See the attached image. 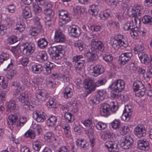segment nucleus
Segmentation results:
<instances>
[{
	"mask_svg": "<svg viewBox=\"0 0 152 152\" xmlns=\"http://www.w3.org/2000/svg\"><path fill=\"white\" fill-rule=\"evenodd\" d=\"M132 109L131 108V107H129L128 105L125 106V109L124 111L123 116L124 115L125 118V120L129 121L132 115Z\"/></svg>",
	"mask_w": 152,
	"mask_h": 152,
	"instance_id": "23",
	"label": "nucleus"
},
{
	"mask_svg": "<svg viewBox=\"0 0 152 152\" xmlns=\"http://www.w3.org/2000/svg\"><path fill=\"white\" fill-rule=\"evenodd\" d=\"M138 56L141 62L147 65L149 63L150 59L147 54L144 53L140 52L139 53Z\"/></svg>",
	"mask_w": 152,
	"mask_h": 152,
	"instance_id": "22",
	"label": "nucleus"
},
{
	"mask_svg": "<svg viewBox=\"0 0 152 152\" xmlns=\"http://www.w3.org/2000/svg\"><path fill=\"white\" fill-rule=\"evenodd\" d=\"M126 68L127 69L129 70L130 72H134L137 69V67L133 63L127 64L126 66Z\"/></svg>",
	"mask_w": 152,
	"mask_h": 152,
	"instance_id": "43",
	"label": "nucleus"
},
{
	"mask_svg": "<svg viewBox=\"0 0 152 152\" xmlns=\"http://www.w3.org/2000/svg\"><path fill=\"white\" fill-rule=\"evenodd\" d=\"M102 28L101 26H97L96 25H94L90 26V29L93 31H100Z\"/></svg>",
	"mask_w": 152,
	"mask_h": 152,
	"instance_id": "59",
	"label": "nucleus"
},
{
	"mask_svg": "<svg viewBox=\"0 0 152 152\" xmlns=\"http://www.w3.org/2000/svg\"><path fill=\"white\" fill-rule=\"evenodd\" d=\"M33 118L38 122H42L45 119L44 113L42 112L34 111L33 113Z\"/></svg>",
	"mask_w": 152,
	"mask_h": 152,
	"instance_id": "19",
	"label": "nucleus"
},
{
	"mask_svg": "<svg viewBox=\"0 0 152 152\" xmlns=\"http://www.w3.org/2000/svg\"><path fill=\"white\" fill-rule=\"evenodd\" d=\"M145 86L142 82L138 80L135 81L133 85V88L134 91H137L139 90H141Z\"/></svg>",
	"mask_w": 152,
	"mask_h": 152,
	"instance_id": "27",
	"label": "nucleus"
},
{
	"mask_svg": "<svg viewBox=\"0 0 152 152\" xmlns=\"http://www.w3.org/2000/svg\"><path fill=\"white\" fill-rule=\"evenodd\" d=\"M18 99L19 101L23 103L29 101L28 98V96L25 93L21 94L18 97Z\"/></svg>",
	"mask_w": 152,
	"mask_h": 152,
	"instance_id": "34",
	"label": "nucleus"
},
{
	"mask_svg": "<svg viewBox=\"0 0 152 152\" xmlns=\"http://www.w3.org/2000/svg\"><path fill=\"white\" fill-rule=\"evenodd\" d=\"M85 11V8L79 6H76L73 9V12L75 14L78 13L81 14L83 13Z\"/></svg>",
	"mask_w": 152,
	"mask_h": 152,
	"instance_id": "45",
	"label": "nucleus"
},
{
	"mask_svg": "<svg viewBox=\"0 0 152 152\" xmlns=\"http://www.w3.org/2000/svg\"><path fill=\"white\" fill-rule=\"evenodd\" d=\"M25 137H29L32 139H34L35 137V134L34 132L31 130H28L24 134Z\"/></svg>",
	"mask_w": 152,
	"mask_h": 152,
	"instance_id": "50",
	"label": "nucleus"
},
{
	"mask_svg": "<svg viewBox=\"0 0 152 152\" xmlns=\"http://www.w3.org/2000/svg\"><path fill=\"white\" fill-rule=\"evenodd\" d=\"M118 109L117 104L113 102L108 103H104L100 108L101 115L102 116L107 117L110 114V111L113 113L115 112Z\"/></svg>",
	"mask_w": 152,
	"mask_h": 152,
	"instance_id": "2",
	"label": "nucleus"
},
{
	"mask_svg": "<svg viewBox=\"0 0 152 152\" xmlns=\"http://www.w3.org/2000/svg\"><path fill=\"white\" fill-rule=\"evenodd\" d=\"M23 16L25 19L32 17V15L31 9L28 7H26L23 10Z\"/></svg>",
	"mask_w": 152,
	"mask_h": 152,
	"instance_id": "28",
	"label": "nucleus"
},
{
	"mask_svg": "<svg viewBox=\"0 0 152 152\" xmlns=\"http://www.w3.org/2000/svg\"><path fill=\"white\" fill-rule=\"evenodd\" d=\"M133 27V23L132 21H128L125 23L124 28L126 31L131 30L132 28Z\"/></svg>",
	"mask_w": 152,
	"mask_h": 152,
	"instance_id": "48",
	"label": "nucleus"
},
{
	"mask_svg": "<svg viewBox=\"0 0 152 152\" xmlns=\"http://www.w3.org/2000/svg\"><path fill=\"white\" fill-rule=\"evenodd\" d=\"M104 145L109 152H118L119 151L118 145L114 141H107L105 143Z\"/></svg>",
	"mask_w": 152,
	"mask_h": 152,
	"instance_id": "10",
	"label": "nucleus"
},
{
	"mask_svg": "<svg viewBox=\"0 0 152 152\" xmlns=\"http://www.w3.org/2000/svg\"><path fill=\"white\" fill-rule=\"evenodd\" d=\"M74 46L75 47L78 48L79 50L81 51L85 48V45L83 43L80 41H78L74 43Z\"/></svg>",
	"mask_w": 152,
	"mask_h": 152,
	"instance_id": "47",
	"label": "nucleus"
},
{
	"mask_svg": "<svg viewBox=\"0 0 152 152\" xmlns=\"http://www.w3.org/2000/svg\"><path fill=\"white\" fill-rule=\"evenodd\" d=\"M54 134L52 132H47L44 135L45 139H50L52 140L53 138Z\"/></svg>",
	"mask_w": 152,
	"mask_h": 152,
	"instance_id": "63",
	"label": "nucleus"
},
{
	"mask_svg": "<svg viewBox=\"0 0 152 152\" xmlns=\"http://www.w3.org/2000/svg\"><path fill=\"white\" fill-rule=\"evenodd\" d=\"M140 7L139 6H137L135 7L132 8L131 10H127L128 14L129 16L131 17H135L140 15L141 13L140 12Z\"/></svg>",
	"mask_w": 152,
	"mask_h": 152,
	"instance_id": "15",
	"label": "nucleus"
},
{
	"mask_svg": "<svg viewBox=\"0 0 152 152\" xmlns=\"http://www.w3.org/2000/svg\"><path fill=\"white\" fill-rule=\"evenodd\" d=\"M106 127V124L102 122H99L96 125V128L99 130L105 129Z\"/></svg>",
	"mask_w": 152,
	"mask_h": 152,
	"instance_id": "53",
	"label": "nucleus"
},
{
	"mask_svg": "<svg viewBox=\"0 0 152 152\" xmlns=\"http://www.w3.org/2000/svg\"><path fill=\"white\" fill-rule=\"evenodd\" d=\"M42 31V26L41 25L32 28L30 29V34L33 36H36L40 33Z\"/></svg>",
	"mask_w": 152,
	"mask_h": 152,
	"instance_id": "24",
	"label": "nucleus"
},
{
	"mask_svg": "<svg viewBox=\"0 0 152 152\" xmlns=\"http://www.w3.org/2000/svg\"><path fill=\"white\" fill-rule=\"evenodd\" d=\"M102 58L103 60L108 63H111L113 59V57L111 55L108 54H103Z\"/></svg>",
	"mask_w": 152,
	"mask_h": 152,
	"instance_id": "36",
	"label": "nucleus"
},
{
	"mask_svg": "<svg viewBox=\"0 0 152 152\" xmlns=\"http://www.w3.org/2000/svg\"><path fill=\"white\" fill-rule=\"evenodd\" d=\"M142 20L144 23L152 25V18L149 15H146L144 16L142 18Z\"/></svg>",
	"mask_w": 152,
	"mask_h": 152,
	"instance_id": "37",
	"label": "nucleus"
},
{
	"mask_svg": "<svg viewBox=\"0 0 152 152\" xmlns=\"http://www.w3.org/2000/svg\"><path fill=\"white\" fill-rule=\"evenodd\" d=\"M7 106L10 111L15 110L16 109V104L15 100L11 99L7 103Z\"/></svg>",
	"mask_w": 152,
	"mask_h": 152,
	"instance_id": "29",
	"label": "nucleus"
},
{
	"mask_svg": "<svg viewBox=\"0 0 152 152\" xmlns=\"http://www.w3.org/2000/svg\"><path fill=\"white\" fill-rule=\"evenodd\" d=\"M73 89L70 87H66L63 91L64 97L66 99L71 98L73 95Z\"/></svg>",
	"mask_w": 152,
	"mask_h": 152,
	"instance_id": "21",
	"label": "nucleus"
},
{
	"mask_svg": "<svg viewBox=\"0 0 152 152\" xmlns=\"http://www.w3.org/2000/svg\"><path fill=\"white\" fill-rule=\"evenodd\" d=\"M101 99L96 95L93 97L90 101V103L92 105H96L99 104L100 101H102Z\"/></svg>",
	"mask_w": 152,
	"mask_h": 152,
	"instance_id": "38",
	"label": "nucleus"
},
{
	"mask_svg": "<svg viewBox=\"0 0 152 152\" xmlns=\"http://www.w3.org/2000/svg\"><path fill=\"white\" fill-rule=\"evenodd\" d=\"M44 11V14L47 16V18L48 17L52 18L53 15H54V12L53 10L51 9L52 7H46Z\"/></svg>",
	"mask_w": 152,
	"mask_h": 152,
	"instance_id": "31",
	"label": "nucleus"
},
{
	"mask_svg": "<svg viewBox=\"0 0 152 152\" xmlns=\"http://www.w3.org/2000/svg\"><path fill=\"white\" fill-rule=\"evenodd\" d=\"M125 86V83L124 80L118 79L114 81L109 88L113 91L119 93L124 90Z\"/></svg>",
	"mask_w": 152,
	"mask_h": 152,
	"instance_id": "6",
	"label": "nucleus"
},
{
	"mask_svg": "<svg viewBox=\"0 0 152 152\" xmlns=\"http://www.w3.org/2000/svg\"><path fill=\"white\" fill-rule=\"evenodd\" d=\"M133 142L132 137L131 135H127L124 137L120 144V145L123 149H127L132 146Z\"/></svg>",
	"mask_w": 152,
	"mask_h": 152,
	"instance_id": "8",
	"label": "nucleus"
},
{
	"mask_svg": "<svg viewBox=\"0 0 152 152\" xmlns=\"http://www.w3.org/2000/svg\"><path fill=\"white\" fill-rule=\"evenodd\" d=\"M33 147L34 150L37 151H39L40 149L41 145L40 142L38 140H36L33 142Z\"/></svg>",
	"mask_w": 152,
	"mask_h": 152,
	"instance_id": "51",
	"label": "nucleus"
},
{
	"mask_svg": "<svg viewBox=\"0 0 152 152\" xmlns=\"http://www.w3.org/2000/svg\"><path fill=\"white\" fill-rule=\"evenodd\" d=\"M36 58L39 62H43L48 60V56L45 51H41L38 52Z\"/></svg>",
	"mask_w": 152,
	"mask_h": 152,
	"instance_id": "18",
	"label": "nucleus"
},
{
	"mask_svg": "<svg viewBox=\"0 0 152 152\" xmlns=\"http://www.w3.org/2000/svg\"><path fill=\"white\" fill-rule=\"evenodd\" d=\"M7 28L5 25L2 24L0 25V34L3 35H4L7 32Z\"/></svg>",
	"mask_w": 152,
	"mask_h": 152,
	"instance_id": "60",
	"label": "nucleus"
},
{
	"mask_svg": "<svg viewBox=\"0 0 152 152\" xmlns=\"http://www.w3.org/2000/svg\"><path fill=\"white\" fill-rule=\"evenodd\" d=\"M57 121V118L55 116H51L47 120V123L49 124V126H51L55 125Z\"/></svg>",
	"mask_w": 152,
	"mask_h": 152,
	"instance_id": "46",
	"label": "nucleus"
},
{
	"mask_svg": "<svg viewBox=\"0 0 152 152\" xmlns=\"http://www.w3.org/2000/svg\"><path fill=\"white\" fill-rule=\"evenodd\" d=\"M94 49L91 48V50H88L86 54L85 57L89 62H94L97 59L96 51Z\"/></svg>",
	"mask_w": 152,
	"mask_h": 152,
	"instance_id": "9",
	"label": "nucleus"
},
{
	"mask_svg": "<svg viewBox=\"0 0 152 152\" xmlns=\"http://www.w3.org/2000/svg\"><path fill=\"white\" fill-rule=\"evenodd\" d=\"M95 8L94 5H92L91 6L88 10V12L90 15L94 16L97 15V12Z\"/></svg>",
	"mask_w": 152,
	"mask_h": 152,
	"instance_id": "54",
	"label": "nucleus"
},
{
	"mask_svg": "<svg viewBox=\"0 0 152 152\" xmlns=\"http://www.w3.org/2000/svg\"><path fill=\"white\" fill-rule=\"evenodd\" d=\"M128 56V58L126 57L123 55L121 54L118 59L119 61H120L119 63L123 65L125 64L130 60V59H129V58L130 56L129 55Z\"/></svg>",
	"mask_w": 152,
	"mask_h": 152,
	"instance_id": "41",
	"label": "nucleus"
},
{
	"mask_svg": "<svg viewBox=\"0 0 152 152\" xmlns=\"http://www.w3.org/2000/svg\"><path fill=\"white\" fill-rule=\"evenodd\" d=\"M32 5L33 10L36 15L39 14L41 12L42 9L38 4L33 3Z\"/></svg>",
	"mask_w": 152,
	"mask_h": 152,
	"instance_id": "52",
	"label": "nucleus"
},
{
	"mask_svg": "<svg viewBox=\"0 0 152 152\" xmlns=\"http://www.w3.org/2000/svg\"><path fill=\"white\" fill-rule=\"evenodd\" d=\"M10 55L7 53H3L0 55V65L3 64L4 61L9 60L10 63L8 64L7 67V69H9L13 66L12 61H13L12 59H9Z\"/></svg>",
	"mask_w": 152,
	"mask_h": 152,
	"instance_id": "13",
	"label": "nucleus"
},
{
	"mask_svg": "<svg viewBox=\"0 0 152 152\" xmlns=\"http://www.w3.org/2000/svg\"><path fill=\"white\" fill-rule=\"evenodd\" d=\"M36 97L37 99H40L42 101H44L48 98L49 95L47 93L43 92L42 91H39Z\"/></svg>",
	"mask_w": 152,
	"mask_h": 152,
	"instance_id": "30",
	"label": "nucleus"
},
{
	"mask_svg": "<svg viewBox=\"0 0 152 152\" xmlns=\"http://www.w3.org/2000/svg\"><path fill=\"white\" fill-rule=\"evenodd\" d=\"M110 14L108 10H105L103 12L100 13L99 15V16L100 19L102 20H105L108 17L110 16Z\"/></svg>",
	"mask_w": 152,
	"mask_h": 152,
	"instance_id": "44",
	"label": "nucleus"
},
{
	"mask_svg": "<svg viewBox=\"0 0 152 152\" xmlns=\"http://www.w3.org/2000/svg\"><path fill=\"white\" fill-rule=\"evenodd\" d=\"M31 69L34 73L39 74L43 71L44 67L41 64H36L32 66Z\"/></svg>",
	"mask_w": 152,
	"mask_h": 152,
	"instance_id": "20",
	"label": "nucleus"
},
{
	"mask_svg": "<svg viewBox=\"0 0 152 152\" xmlns=\"http://www.w3.org/2000/svg\"><path fill=\"white\" fill-rule=\"evenodd\" d=\"M16 71L15 70H11L9 71L6 75L7 78L9 79H12L16 75Z\"/></svg>",
	"mask_w": 152,
	"mask_h": 152,
	"instance_id": "49",
	"label": "nucleus"
},
{
	"mask_svg": "<svg viewBox=\"0 0 152 152\" xmlns=\"http://www.w3.org/2000/svg\"><path fill=\"white\" fill-rule=\"evenodd\" d=\"M129 45L128 42L124 37L123 35H117L114 37L113 42L112 46L115 49H118L121 46L126 48Z\"/></svg>",
	"mask_w": 152,
	"mask_h": 152,
	"instance_id": "4",
	"label": "nucleus"
},
{
	"mask_svg": "<svg viewBox=\"0 0 152 152\" xmlns=\"http://www.w3.org/2000/svg\"><path fill=\"white\" fill-rule=\"evenodd\" d=\"M144 49V47L142 45H137L134 48V50L135 54H137L139 52H141Z\"/></svg>",
	"mask_w": 152,
	"mask_h": 152,
	"instance_id": "56",
	"label": "nucleus"
},
{
	"mask_svg": "<svg viewBox=\"0 0 152 152\" xmlns=\"http://www.w3.org/2000/svg\"><path fill=\"white\" fill-rule=\"evenodd\" d=\"M48 51L52 59L55 60L60 59L64 54L62 46L61 45L51 46L49 48Z\"/></svg>",
	"mask_w": 152,
	"mask_h": 152,
	"instance_id": "3",
	"label": "nucleus"
},
{
	"mask_svg": "<svg viewBox=\"0 0 152 152\" xmlns=\"http://www.w3.org/2000/svg\"><path fill=\"white\" fill-rule=\"evenodd\" d=\"M21 53L24 55L29 56L32 54L34 51L35 46L33 43L26 42L23 43L20 48Z\"/></svg>",
	"mask_w": 152,
	"mask_h": 152,
	"instance_id": "5",
	"label": "nucleus"
},
{
	"mask_svg": "<svg viewBox=\"0 0 152 152\" xmlns=\"http://www.w3.org/2000/svg\"><path fill=\"white\" fill-rule=\"evenodd\" d=\"M15 29L18 30L20 32L23 31L25 29V26L23 22L18 21L16 23Z\"/></svg>",
	"mask_w": 152,
	"mask_h": 152,
	"instance_id": "33",
	"label": "nucleus"
},
{
	"mask_svg": "<svg viewBox=\"0 0 152 152\" xmlns=\"http://www.w3.org/2000/svg\"><path fill=\"white\" fill-rule=\"evenodd\" d=\"M120 134L122 135L127 134L129 131V128L127 126H123L119 128Z\"/></svg>",
	"mask_w": 152,
	"mask_h": 152,
	"instance_id": "35",
	"label": "nucleus"
},
{
	"mask_svg": "<svg viewBox=\"0 0 152 152\" xmlns=\"http://www.w3.org/2000/svg\"><path fill=\"white\" fill-rule=\"evenodd\" d=\"M68 32L71 36L74 38L79 36L81 33L78 27L75 25L71 26L68 28Z\"/></svg>",
	"mask_w": 152,
	"mask_h": 152,
	"instance_id": "12",
	"label": "nucleus"
},
{
	"mask_svg": "<svg viewBox=\"0 0 152 152\" xmlns=\"http://www.w3.org/2000/svg\"><path fill=\"white\" fill-rule=\"evenodd\" d=\"M73 61L76 62L74 66L77 70H80L85 63V58L82 55H76L72 58Z\"/></svg>",
	"mask_w": 152,
	"mask_h": 152,
	"instance_id": "7",
	"label": "nucleus"
},
{
	"mask_svg": "<svg viewBox=\"0 0 152 152\" xmlns=\"http://www.w3.org/2000/svg\"><path fill=\"white\" fill-rule=\"evenodd\" d=\"M137 145L139 149L147 151L149 148V143L146 140H139L137 142Z\"/></svg>",
	"mask_w": 152,
	"mask_h": 152,
	"instance_id": "16",
	"label": "nucleus"
},
{
	"mask_svg": "<svg viewBox=\"0 0 152 152\" xmlns=\"http://www.w3.org/2000/svg\"><path fill=\"white\" fill-rule=\"evenodd\" d=\"M46 84L48 87L50 88H54L56 85L54 81L51 80H47L46 82Z\"/></svg>",
	"mask_w": 152,
	"mask_h": 152,
	"instance_id": "62",
	"label": "nucleus"
},
{
	"mask_svg": "<svg viewBox=\"0 0 152 152\" xmlns=\"http://www.w3.org/2000/svg\"><path fill=\"white\" fill-rule=\"evenodd\" d=\"M54 41L57 42H63L66 40L65 35L61 31H56L54 38Z\"/></svg>",
	"mask_w": 152,
	"mask_h": 152,
	"instance_id": "17",
	"label": "nucleus"
},
{
	"mask_svg": "<svg viewBox=\"0 0 152 152\" xmlns=\"http://www.w3.org/2000/svg\"><path fill=\"white\" fill-rule=\"evenodd\" d=\"M64 117L65 120L67 122H72L74 121V116L70 113L65 111Z\"/></svg>",
	"mask_w": 152,
	"mask_h": 152,
	"instance_id": "32",
	"label": "nucleus"
},
{
	"mask_svg": "<svg viewBox=\"0 0 152 152\" xmlns=\"http://www.w3.org/2000/svg\"><path fill=\"white\" fill-rule=\"evenodd\" d=\"M26 121L27 119L26 118L24 117H21L19 120V123L17 124V127L23 126Z\"/></svg>",
	"mask_w": 152,
	"mask_h": 152,
	"instance_id": "64",
	"label": "nucleus"
},
{
	"mask_svg": "<svg viewBox=\"0 0 152 152\" xmlns=\"http://www.w3.org/2000/svg\"><path fill=\"white\" fill-rule=\"evenodd\" d=\"M91 48L94 49L95 50H97L100 51H103L104 50V45L103 42L101 41H96L94 39L92 40Z\"/></svg>",
	"mask_w": 152,
	"mask_h": 152,
	"instance_id": "14",
	"label": "nucleus"
},
{
	"mask_svg": "<svg viewBox=\"0 0 152 152\" xmlns=\"http://www.w3.org/2000/svg\"><path fill=\"white\" fill-rule=\"evenodd\" d=\"M130 34L132 37H137L139 34L138 31V28L137 26L135 27H132L130 30Z\"/></svg>",
	"mask_w": 152,
	"mask_h": 152,
	"instance_id": "42",
	"label": "nucleus"
},
{
	"mask_svg": "<svg viewBox=\"0 0 152 152\" xmlns=\"http://www.w3.org/2000/svg\"><path fill=\"white\" fill-rule=\"evenodd\" d=\"M39 4L45 6L46 7H52L53 5L51 3H48L45 0H40Z\"/></svg>",
	"mask_w": 152,
	"mask_h": 152,
	"instance_id": "58",
	"label": "nucleus"
},
{
	"mask_svg": "<svg viewBox=\"0 0 152 152\" xmlns=\"http://www.w3.org/2000/svg\"><path fill=\"white\" fill-rule=\"evenodd\" d=\"M48 42L46 39L44 38H41L37 42V46L40 49L45 48L47 46Z\"/></svg>",
	"mask_w": 152,
	"mask_h": 152,
	"instance_id": "26",
	"label": "nucleus"
},
{
	"mask_svg": "<svg viewBox=\"0 0 152 152\" xmlns=\"http://www.w3.org/2000/svg\"><path fill=\"white\" fill-rule=\"evenodd\" d=\"M146 130L145 127L142 124H139L134 129V133L139 138L145 137L146 134Z\"/></svg>",
	"mask_w": 152,
	"mask_h": 152,
	"instance_id": "11",
	"label": "nucleus"
},
{
	"mask_svg": "<svg viewBox=\"0 0 152 152\" xmlns=\"http://www.w3.org/2000/svg\"><path fill=\"white\" fill-rule=\"evenodd\" d=\"M60 18L62 22H65V23H66L69 22L70 19V18L69 16L68 13L62 17H60Z\"/></svg>",
	"mask_w": 152,
	"mask_h": 152,
	"instance_id": "61",
	"label": "nucleus"
},
{
	"mask_svg": "<svg viewBox=\"0 0 152 152\" xmlns=\"http://www.w3.org/2000/svg\"><path fill=\"white\" fill-rule=\"evenodd\" d=\"M121 122L120 120L115 119L112 123L111 126L114 129L119 128L120 127Z\"/></svg>",
	"mask_w": 152,
	"mask_h": 152,
	"instance_id": "55",
	"label": "nucleus"
},
{
	"mask_svg": "<svg viewBox=\"0 0 152 152\" xmlns=\"http://www.w3.org/2000/svg\"><path fill=\"white\" fill-rule=\"evenodd\" d=\"M8 41L11 44H13L18 41L17 37L15 35H12L8 37Z\"/></svg>",
	"mask_w": 152,
	"mask_h": 152,
	"instance_id": "57",
	"label": "nucleus"
},
{
	"mask_svg": "<svg viewBox=\"0 0 152 152\" xmlns=\"http://www.w3.org/2000/svg\"><path fill=\"white\" fill-rule=\"evenodd\" d=\"M106 82V80L104 79L99 80L95 83L92 80L88 78L84 80L83 85L87 94H90L95 90L96 87L104 85Z\"/></svg>",
	"mask_w": 152,
	"mask_h": 152,
	"instance_id": "1",
	"label": "nucleus"
},
{
	"mask_svg": "<svg viewBox=\"0 0 152 152\" xmlns=\"http://www.w3.org/2000/svg\"><path fill=\"white\" fill-rule=\"evenodd\" d=\"M18 119V117L16 115H10L7 120L8 124L10 125L14 124Z\"/></svg>",
	"mask_w": 152,
	"mask_h": 152,
	"instance_id": "40",
	"label": "nucleus"
},
{
	"mask_svg": "<svg viewBox=\"0 0 152 152\" xmlns=\"http://www.w3.org/2000/svg\"><path fill=\"white\" fill-rule=\"evenodd\" d=\"M93 72L94 73V75L95 76H97L104 72V69L102 65H98L93 66Z\"/></svg>",
	"mask_w": 152,
	"mask_h": 152,
	"instance_id": "25",
	"label": "nucleus"
},
{
	"mask_svg": "<svg viewBox=\"0 0 152 152\" xmlns=\"http://www.w3.org/2000/svg\"><path fill=\"white\" fill-rule=\"evenodd\" d=\"M96 95L99 97L101 100H103L105 97L107 93L106 91L103 90H99L96 91Z\"/></svg>",
	"mask_w": 152,
	"mask_h": 152,
	"instance_id": "39",
	"label": "nucleus"
}]
</instances>
